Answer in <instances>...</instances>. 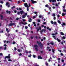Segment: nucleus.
<instances>
[{"label":"nucleus","instance_id":"1","mask_svg":"<svg viewBox=\"0 0 66 66\" xmlns=\"http://www.w3.org/2000/svg\"><path fill=\"white\" fill-rule=\"evenodd\" d=\"M37 43L38 44V45L39 46H40V47H43V45L41 43V42H38V41H37Z\"/></svg>","mask_w":66,"mask_h":66},{"label":"nucleus","instance_id":"2","mask_svg":"<svg viewBox=\"0 0 66 66\" xmlns=\"http://www.w3.org/2000/svg\"><path fill=\"white\" fill-rule=\"evenodd\" d=\"M19 23L20 25H21V24H27V23L25 22L24 23L23 22L21 21V22H20Z\"/></svg>","mask_w":66,"mask_h":66},{"label":"nucleus","instance_id":"3","mask_svg":"<svg viewBox=\"0 0 66 66\" xmlns=\"http://www.w3.org/2000/svg\"><path fill=\"white\" fill-rule=\"evenodd\" d=\"M34 46L35 47V49L36 50V51H38V46H37V45H34Z\"/></svg>","mask_w":66,"mask_h":66},{"label":"nucleus","instance_id":"4","mask_svg":"<svg viewBox=\"0 0 66 66\" xmlns=\"http://www.w3.org/2000/svg\"><path fill=\"white\" fill-rule=\"evenodd\" d=\"M57 34V33L56 32V33L55 34H52V35H53V38H54L55 39H56V38H55V36H54V35H55V34Z\"/></svg>","mask_w":66,"mask_h":66},{"label":"nucleus","instance_id":"5","mask_svg":"<svg viewBox=\"0 0 66 66\" xmlns=\"http://www.w3.org/2000/svg\"><path fill=\"white\" fill-rule=\"evenodd\" d=\"M50 2H51V1H52L53 2H56V0H49ZM57 1H61V0H57Z\"/></svg>","mask_w":66,"mask_h":66},{"label":"nucleus","instance_id":"6","mask_svg":"<svg viewBox=\"0 0 66 66\" xmlns=\"http://www.w3.org/2000/svg\"><path fill=\"white\" fill-rule=\"evenodd\" d=\"M10 55L9 54L8 55V56H6L5 58V59H6V58H7V59H11V57L10 56Z\"/></svg>","mask_w":66,"mask_h":66},{"label":"nucleus","instance_id":"7","mask_svg":"<svg viewBox=\"0 0 66 66\" xmlns=\"http://www.w3.org/2000/svg\"><path fill=\"white\" fill-rule=\"evenodd\" d=\"M24 6L25 7H27V8H29V6H28V4H27V3H25L24 4Z\"/></svg>","mask_w":66,"mask_h":66},{"label":"nucleus","instance_id":"8","mask_svg":"<svg viewBox=\"0 0 66 66\" xmlns=\"http://www.w3.org/2000/svg\"><path fill=\"white\" fill-rule=\"evenodd\" d=\"M15 23H10L9 24V26H13V25H15Z\"/></svg>","mask_w":66,"mask_h":66},{"label":"nucleus","instance_id":"9","mask_svg":"<svg viewBox=\"0 0 66 66\" xmlns=\"http://www.w3.org/2000/svg\"><path fill=\"white\" fill-rule=\"evenodd\" d=\"M31 1L32 3H37V2L36 1H34L33 0H31Z\"/></svg>","mask_w":66,"mask_h":66},{"label":"nucleus","instance_id":"10","mask_svg":"<svg viewBox=\"0 0 66 66\" xmlns=\"http://www.w3.org/2000/svg\"><path fill=\"white\" fill-rule=\"evenodd\" d=\"M6 5H7V6L8 7H10V5H9V4L8 3V2H7L6 4Z\"/></svg>","mask_w":66,"mask_h":66},{"label":"nucleus","instance_id":"11","mask_svg":"<svg viewBox=\"0 0 66 66\" xmlns=\"http://www.w3.org/2000/svg\"><path fill=\"white\" fill-rule=\"evenodd\" d=\"M38 59H43V58L39 56L38 57Z\"/></svg>","mask_w":66,"mask_h":66},{"label":"nucleus","instance_id":"12","mask_svg":"<svg viewBox=\"0 0 66 66\" xmlns=\"http://www.w3.org/2000/svg\"><path fill=\"white\" fill-rule=\"evenodd\" d=\"M6 30L7 31V33H9L10 31V30H9V29H7V28H6Z\"/></svg>","mask_w":66,"mask_h":66},{"label":"nucleus","instance_id":"13","mask_svg":"<svg viewBox=\"0 0 66 66\" xmlns=\"http://www.w3.org/2000/svg\"><path fill=\"white\" fill-rule=\"evenodd\" d=\"M28 21L30 22H31V21H32V19L31 18H30L29 19V20H28Z\"/></svg>","mask_w":66,"mask_h":66},{"label":"nucleus","instance_id":"14","mask_svg":"<svg viewBox=\"0 0 66 66\" xmlns=\"http://www.w3.org/2000/svg\"><path fill=\"white\" fill-rule=\"evenodd\" d=\"M4 43H9V41H6L4 40Z\"/></svg>","mask_w":66,"mask_h":66},{"label":"nucleus","instance_id":"15","mask_svg":"<svg viewBox=\"0 0 66 66\" xmlns=\"http://www.w3.org/2000/svg\"><path fill=\"white\" fill-rule=\"evenodd\" d=\"M20 13L21 15H22V13H23V11H21L20 12Z\"/></svg>","mask_w":66,"mask_h":66},{"label":"nucleus","instance_id":"16","mask_svg":"<svg viewBox=\"0 0 66 66\" xmlns=\"http://www.w3.org/2000/svg\"><path fill=\"white\" fill-rule=\"evenodd\" d=\"M22 18H26V16L24 15H22Z\"/></svg>","mask_w":66,"mask_h":66},{"label":"nucleus","instance_id":"17","mask_svg":"<svg viewBox=\"0 0 66 66\" xmlns=\"http://www.w3.org/2000/svg\"><path fill=\"white\" fill-rule=\"evenodd\" d=\"M66 24L65 23H63L62 24H61V25L63 26H65Z\"/></svg>","mask_w":66,"mask_h":66},{"label":"nucleus","instance_id":"18","mask_svg":"<svg viewBox=\"0 0 66 66\" xmlns=\"http://www.w3.org/2000/svg\"><path fill=\"white\" fill-rule=\"evenodd\" d=\"M57 40L59 42H61V40L58 38L57 39Z\"/></svg>","mask_w":66,"mask_h":66},{"label":"nucleus","instance_id":"19","mask_svg":"<svg viewBox=\"0 0 66 66\" xmlns=\"http://www.w3.org/2000/svg\"><path fill=\"white\" fill-rule=\"evenodd\" d=\"M60 34L62 35H64V34L62 32H61V33H60Z\"/></svg>","mask_w":66,"mask_h":66},{"label":"nucleus","instance_id":"20","mask_svg":"<svg viewBox=\"0 0 66 66\" xmlns=\"http://www.w3.org/2000/svg\"><path fill=\"white\" fill-rule=\"evenodd\" d=\"M18 52H21V50H18Z\"/></svg>","mask_w":66,"mask_h":66},{"label":"nucleus","instance_id":"21","mask_svg":"<svg viewBox=\"0 0 66 66\" xmlns=\"http://www.w3.org/2000/svg\"><path fill=\"white\" fill-rule=\"evenodd\" d=\"M0 17H1V19H2V18H3V16L2 15H0Z\"/></svg>","mask_w":66,"mask_h":66},{"label":"nucleus","instance_id":"22","mask_svg":"<svg viewBox=\"0 0 66 66\" xmlns=\"http://www.w3.org/2000/svg\"><path fill=\"white\" fill-rule=\"evenodd\" d=\"M6 12L7 13H9V14H10V13H11V12L8 11H6Z\"/></svg>","mask_w":66,"mask_h":66},{"label":"nucleus","instance_id":"23","mask_svg":"<svg viewBox=\"0 0 66 66\" xmlns=\"http://www.w3.org/2000/svg\"><path fill=\"white\" fill-rule=\"evenodd\" d=\"M62 39H65V38H66L65 37V36H63L62 37Z\"/></svg>","mask_w":66,"mask_h":66},{"label":"nucleus","instance_id":"24","mask_svg":"<svg viewBox=\"0 0 66 66\" xmlns=\"http://www.w3.org/2000/svg\"><path fill=\"white\" fill-rule=\"evenodd\" d=\"M22 20L23 21H26V19H22Z\"/></svg>","mask_w":66,"mask_h":66},{"label":"nucleus","instance_id":"25","mask_svg":"<svg viewBox=\"0 0 66 66\" xmlns=\"http://www.w3.org/2000/svg\"><path fill=\"white\" fill-rule=\"evenodd\" d=\"M65 13H63L62 14V16H64L65 15Z\"/></svg>","mask_w":66,"mask_h":66},{"label":"nucleus","instance_id":"26","mask_svg":"<svg viewBox=\"0 0 66 66\" xmlns=\"http://www.w3.org/2000/svg\"><path fill=\"white\" fill-rule=\"evenodd\" d=\"M45 30L44 29H42L41 31L40 32V33L42 32H43V31H45Z\"/></svg>","mask_w":66,"mask_h":66},{"label":"nucleus","instance_id":"27","mask_svg":"<svg viewBox=\"0 0 66 66\" xmlns=\"http://www.w3.org/2000/svg\"><path fill=\"white\" fill-rule=\"evenodd\" d=\"M8 61H9V62H12V60L11 59H9L8 60Z\"/></svg>","mask_w":66,"mask_h":66},{"label":"nucleus","instance_id":"28","mask_svg":"<svg viewBox=\"0 0 66 66\" xmlns=\"http://www.w3.org/2000/svg\"><path fill=\"white\" fill-rule=\"evenodd\" d=\"M51 23H52V24H53V21H51Z\"/></svg>","mask_w":66,"mask_h":66},{"label":"nucleus","instance_id":"29","mask_svg":"<svg viewBox=\"0 0 66 66\" xmlns=\"http://www.w3.org/2000/svg\"><path fill=\"white\" fill-rule=\"evenodd\" d=\"M45 64L46 65V66H48V63H47V62H46L45 63Z\"/></svg>","mask_w":66,"mask_h":66},{"label":"nucleus","instance_id":"30","mask_svg":"<svg viewBox=\"0 0 66 66\" xmlns=\"http://www.w3.org/2000/svg\"><path fill=\"white\" fill-rule=\"evenodd\" d=\"M55 16V14L53 13V14L52 16H54H54Z\"/></svg>","mask_w":66,"mask_h":66},{"label":"nucleus","instance_id":"31","mask_svg":"<svg viewBox=\"0 0 66 66\" xmlns=\"http://www.w3.org/2000/svg\"><path fill=\"white\" fill-rule=\"evenodd\" d=\"M43 16H42L41 15H40L39 16V18H41V17H42Z\"/></svg>","mask_w":66,"mask_h":66},{"label":"nucleus","instance_id":"32","mask_svg":"<svg viewBox=\"0 0 66 66\" xmlns=\"http://www.w3.org/2000/svg\"><path fill=\"white\" fill-rule=\"evenodd\" d=\"M15 43H15V42L13 41V42L12 44H13V45H14Z\"/></svg>","mask_w":66,"mask_h":66},{"label":"nucleus","instance_id":"33","mask_svg":"<svg viewBox=\"0 0 66 66\" xmlns=\"http://www.w3.org/2000/svg\"><path fill=\"white\" fill-rule=\"evenodd\" d=\"M14 8H15V6H13V7H12V9H14Z\"/></svg>","mask_w":66,"mask_h":66},{"label":"nucleus","instance_id":"34","mask_svg":"<svg viewBox=\"0 0 66 66\" xmlns=\"http://www.w3.org/2000/svg\"><path fill=\"white\" fill-rule=\"evenodd\" d=\"M21 2V1H18V4H19V3H20Z\"/></svg>","mask_w":66,"mask_h":66},{"label":"nucleus","instance_id":"35","mask_svg":"<svg viewBox=\"0 0 66 66\" xmlns=\"http://www.w3.org/2000/svg\"><path fill=\"white\" fill-rule=\"evenodd\" d=\"M36 56V55H33V57L35 58V57Z\"/></svg>","mask_w":66,"mask_h":66},{"label":"nucleus","instance_id":"36","mask_svg":"<svg viewBox=\"0 0 66 66\" xmlns=\"http://www.w3.org/2000/svg\"><path fill=\"white\" fill-rule=\"evenodd\" d=\"M48 8L50 11H51V8L50 7H49Z\"/></svg>","mask_w":66,"mask_h":66},{"label":"nucleus","instance_id":"37","mask_svg":"<svg viewBox=\"0 0 66 66\" xmlns=\"http://www.w3.org/2000/svg\"><path fill=\"white\" fill-rule=\"evenodd\" d=\"M63 11L64 12H66V10L65 9L63 10Z\"/></svg>","mask_w":66,"mask_h":66},{"label":"nucleus","instance_id":"38","mask_svg":"<svg viewBox=\"0 0 66 66\" xmlns=\"http://www.w3.org/2000/svg\"><path fill=\"white\" fill-rule=\"evenodd\" d=\"M58 23H61V21H60V20H58Z\"/></svg>","mask_w":66,"mask_h":66},{"label":"nucleus","instance_id":"39","mask_svg":"<svg viewBox=\"0 0 66 66\" xmlns=\"http://www.w3.org/2000/svg\"><path fill=\"white\" fill-rule=\"evenodd\" d=\"M63 9H64L65 7V5H64V6H62Z\"/></svg>","mask_w":66,"mask_h":66},{"label":"nucleus","instance_id":"40","mask_svg":"<svg viewBox=\"0 0 66 66\" xmlns=\"http://www.w3.org/2000/svg\"><path fill=\"white\" fill-rule=\"evenodd\" d=\"M25 29H28V27L27 26H25Z\"/></svg>","mask_w":66,"mask_h":66},{"label":"nucleus","instance_id":"41","mask_svg":"<svg viewBox=\"0 0 66 66\" xmlns=\"http://www.w3.org/2000/svg\"><path fill=\"white\" fill-rule=\"evenodd\" d=\"M0 3L3 4V2L2 1H1Z\"/></svg>","mask_w":66,"mask_h":66},{"label":"nucleus","instance_id":"42","mask_svg":"<svg viewBox=\"0 0 66 66\" xmlns=\"http://www.w3.org/2000/svg\"><path fill=\"white\" fill-rule=\"evenodd\" d=\"M57 17H58V18L60 17V15L59 14H58L57 15Z\"/></svg>","mask_w":66,"mask_h":66},{"label":"nucleus","instance_id":"43","mask_svg":"<svg viewBox=\"0 0 66 66\" xmlns=\"http://www.w3.org/2000/svg\"><path fill=\"white\" fill-rule=\"evenodd\" d=\"M3 55V54L2 53H0V55Z\"/></svg>","mask_w":66,"mask_h":66},{"label":"nucleus","instance_id":"44","mask_svg":"<svg viewBox=\"0 0 66 66\" xmlns=\"http://www.w3.org/2000/svg\"><path fill=\"white\" fill-rule=\"evenodd\" d=\"M55 6H56L57 7L58 6V5H57V4H55Z\"/></svg>","mask_w":66,"mask_h":66},{"label":"nucleus","instance_id":"45","mask_svg":"<svg viewBox=\"0 0 66 66\" xmlns=\"http://www.w3.org/2000/svg\"><path fill=\"white\" fill-rule=\"evenodd\" d=\"M48 5L47 4L45 5V7H48Z\"/></svg>","mask_w":66,"mask_h":66},{"label":"nucleus","instance_id":"46","mask_svg":"<svg viewBox=\"0 0 66 66\" xmlns=\"http://www.w3.org/2000/svg\"><path fill=\"white\" fill-rule=\"evenodd\" d=\"M17 14H18V15H19V14H20V12H18L17 13Z\"/></svg>","mask_w":66,"mask_h":66},{"label":"nucleus","instance_id":"47","mask_svg":"<svg viewBox=\"0 0 66 66\" xmlns=\"http://www.w3.org/2000/svg\"><path fill=\"white\" fill-rule=\"evenodd\" d=\"M40 20H38V22H40Z\"/></svg>","mask_w":66,"mask_h":66},{"label":"nucleus","instance_id":"48","mask_svg":"<svg viewBox=\"0 0 66 66\" xmlns=\"http://www.w3.org/2000/svg\"><path fill=\"white\" fill-rule=\"evenodd\" d=\"M52 52L53 53H54V50H53V49H52Z\"/></svg>","mask_w":66,"mask_h":66},{"label":"nucleus","instance_id":"49","mask_svg":"<svg viewBox=\"0 0 66 66\" xmlns=\"http://www.w3.org/2000/svg\"><path fill=\"white\" fill-rule=\"evenodd\" d=\"M57 60H58V61H60V60H61V59L60 58H58L57 59Z\"/></svg>","mask_w":66,"mask_h":66},{"label":"nucleus","instance_id":"50","mask_svg":"<svg viewBox=\"0 0 66 66\" xmlns=\"http://www.w3.org/2000/svg\"><path fill=\"white\" fill-rule=\"evenodd\" d=\"M52 8L54 9L55 8V6H53L52 7Z\"/></svg>","mask_w":66,"mask_h":66},{"label":"nucleus","instance_id":"51","mask_svg":"<svg viewBox=\"0 0 66 66\" xmlns=\"http://www.w3.org/2000/svg\"><path fill=\"white\" fill-rule=\"evenodd\" d=\"M27 11H29V8H27Z\"/></svg>","mask_w":66,"mask_h":66},{"label":"nucleus","instance_id":"52","mask_svg":"<svg viewBox=\"0 0 66 66\" xmlns=\"http://www.w3.org/2000/svg\"><path fill=\"white\" fill-rule=\"evenodd\" d=\"M28 53H31V51H29V52Z\"/></svg>","mask_w":66,"mask_h":66},{"label":"nucleus","instance_id":"53","mask_svg":"<svg viewBox=\"0 0 66 66\" xmlns=\"http://www.w3.org/2000/svg\"><path fill=\"white\" fill-rule=\"evenodd\" d=\"M31 54H30L28 56V57H31Z\"/></svg>","mask_w":66,"mask_h":66},{"label":"nucleus","instance_id":"54","mask_svg":"<svg viewBox=\"0 0 66 66\" xmlns=\"http://www.w3.org/2000/svg\"><path fill=\"white\" fill-rule=\"evenodd\" d=\"M18 19H19V18H16V20H18Z\"/></svg>","mask_w":66,"mask_h":66},{"label":"nucleus","instance_id":"55","mask_svg":"<svg viewBox=\"0 0 66 66\" xmlns=\"http://www.w3.org/2000/svg\"><path fill=\"white\" fill-rule=\"evenodd\" d=\"M39 30H41V27H39Z\"/></svg>","mask_w":66,"mask_h":66},{"label":"nucleus","instance_id":"56","mask_svg":"<svg viewBox=\"0 0 66 66\" xmlns=\"http://www.w3.org/2000/svg\"><path fill=\"white\" fill-rule=\"evenodd\" d=\"M17 50V49L16 47H14V50L16 51Z\"/></svg>","mask_w":66,"mask_h":66},{"label":"nucleus","instance_id":"57","mask_svg":"<svg viewBox=\"0 0 66 66\" xmlns=\"http://www.w3.org/2000/svg\"><path fill=\"white\" fill-rule=\"evenodd\" d=\"M22 55V54L21 53H20L19 54V55L20 56V55Z\"/></svg>","mask_w":66,"mask_h":66},{"label":"nucleus","instance_id":"58","mask_svg":"<svg viewBox=\"0 0 66 66\" xmlns=\"http://www.w3.org/2000/svg\"><path fill=\"white\" fill-rule=\"evenodd\" d=\"M62 62H64V60H62L61 61Z\"/></svg>","mask_w":66,"mask_h":66},{"label":"nucleus","instance_id":"59","mask_svg":"<svg viewBox=\"0 0 66 66\" xmlns=\"http://www.w3.org/2000/svg\"><path fill=\"white\" fill-rule=\"evenodd\" d=\"M51 45H53V43L52 42L51 43Z\"/></svg>","mask_w":66,"mask_h":66},{"label":"nucleus","instance_id":"60","mask_svg":"<svg viewBox=\"0 0 66 66\" xmlns=\"http://www.w3.org/2000/svg\"><path fill=\"white\" fill-rule=\"evenodd\" d=\"M25 16H27V13H25Z\"/></svg>","mask_w":66,"mask_h":66},{"label":"nucleus","instance_id":"61","mask_svg":"<svg viewBox=\"0 0 66 66\" xmlns=\"http://www.w3.org/2000/svg\"><path fill=\"white\" fill-rule=\"evenodd\" d=\"M19 10H22V9H21V8H19Z\"/></svg>","mask_w":66,"mask_h":66},{"label":"nucleus","instance_id":"62","mask_svg":"<svg viewBox=\"0 0 66 66\" xmlns=\"http://www.w3.org/2000/svg\"><path fill=\"white\" fill-rule=\"evenodd\" d=\"M14 12L15 13H17V11H16V10H15L14 11Z\"/></svg>","mask_w":66,"mask_h":66},{"label":"nucleus","instance_id":"63","mask_svg":"<svg viewBox=\"0 0 66 66\" xmlns=\"http://www.w3.org/2000/svg\"><path fill=\"white\" fill-rule=\"evenodd\" d=\"M35 17H36L35 16H33V18H35Z\"/></svg>","mask_w":66,"mask_h":66},{"label":"nucleus","instance_id":"64","mask_svg":"<svg viewBox=\"0 0 66 66\" xmlns=\"http://www.w3.org/2000/svg\"><path fill=\"white\" fill-rule=\"evenodd\" d=\"M10 36V34H8V36Z\"/></svg>","mask_w":66,"mask_h":66}]
</instances>
